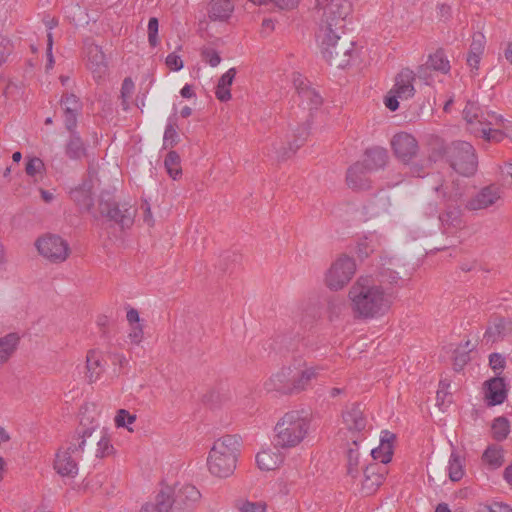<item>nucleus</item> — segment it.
I'll list each match as a JSON object with an SVG mask.
<instances>
[{
	"label": "nucleus",
	"instance_id": "338daca9",
	"mask_svg": "<svg viewBox=\"0 0 512 512\" xmlns=\"http://www.w3.org/2000/svg\"><path fill=\"white\" fill-rule=\"evenodd\" d=\"M236 75V69L230 68L219 79L218 85L230 87Z\"/></svg>",
	"mask_w": 512,
	"mask_h": 512
},
{
	"label": "nucleus",
	"instance_id": "7ed1b4c3",
	"mask_svg": "<svg viewBox=\"0 0 512 512\" xmlns=\"http://www.w3.org/2000/svg\"><path fill=\"white\" fill-rule=\"evenodd\" d=\"M463 117L470 133L488 142H501L505 139L503 118L492 111L483 110L477 103L468 101L463 109Z\"/></svg>",
	"mask_w": 512,
	"mask_h": 512
},
{
	"label": "nucleus",
	"instance_id": "3c124183",
	"mask_svg": "<svg viewBox=\"0 0 512 512\" xmlns=\"http://www.w3.org/2000/svg\"><path fill=\"white\" fill-rule=\"evenodd\" d=\"M485 48V36L482 33H475L472 38L469 52L482 56Z\"/></svg>",
	"mask_w": 512,
	"mask_h": 512
},
{
	"label": "nucleus",
	"instance_id": "2eb2a0df",
	"mask_svg": "<svg viewBox=\"0 0 512 512\" xmlns=\"http://www.w3.org/2000/svg\"><path fill=\"white\" fill-rule=\"evenodd\" d=\"M310 133V123H304L295 130L292 139H287L286 143L276 142L273 149L279 161H285L291 158L296 151L304 144Z\"/></svg>",
	"mask_w": 512,
	"mask_h": 512
},
{
	"label": "nucleus",
	"instance_id": "c85d7f7f",
	"mask_svg": "<svg viewBox=\"0 0 512 512\" xmlns=\"http://www.w3.org/2000/svg\"><path fill=\"white\" fill-rule=\"evenodd\" d=\"M387 159V151L383 148L375 147L366 150L363 160L358 162L373 172L384 167Z\"/></svg>",
	"mask_w": 512,
	"mask_h": 512
},
{
	"label": "nucleus",
	"instance_id": "20e7f679",
	"mask_svg": "<svg viewBox=\"0 0 512 512\" xmlns=\"http://www.w3.org/2000/svg\"><path fill=\"white\" fill-rule=\"evenodd\" d=\"M310 418L303 410H292L285 413L275 426V447L293 448L298 446L307 436L310 429Z\"/></svg>",
	"mask_w": 512,
	"mask_h": 512
},
{
	"label": "nucleus",
	"instance_id": "412c9836",
	"mask_svg": "<svg viewBox=\"0 0 512 512\" xmlns=\"http://www.w3.org/2000/svg\"><path fill=\"white\" fill-rule=\"evenodd\" d=\"M85 52L88 68L92 71L95 78L101 79L108 70L104 52L100 46L88 41L85 43Z\"/></svg>",
	"mask_w": 512,
	"mask_h": 512
},
{
	"label": "nucleus",
	"instance_id": "cd10ccee",
	"mask_svg": "<svg viewBox=\"0 0 512 512\" xmlns=\"http://www.w3.org/2000/svg\"><path fill=\"white\" fill-rule=\"evenodd\" d=\"M343 422L352 434L360 433L366 427V419L359 405H352L343 413Z\"/></svg>",
	"mask_w": 512,
	"mask_h": 512
},
{
	"label": "nucleus",
	"instance_id": "052dcab7",
	"mask_svg": "<svg viewBox=\"0 0 512 512\" xmlns=\"http://www.w3.org/2000/svg\"><path fill=\"white\" fill-rule=\"evenodd\" d=\"M166 65L173 71H179L183 68V61L180 56L171 53L166 57Z\"/></svg>",
	"mask_w": 512,
	"mask_h": 512
},
{
	"label": "nucleus",
	"instance_id": "de8ad7c7",
	"mask_svg": "<svg viewBox=\"0 0 512 512\" xmlns=\"http://www.w3.org/2000/svg\"><path fill=\"white\" fill-rule=\"evenodd\" d=\"M201 57L211 67H216L221 62L219 53L211 47H203L201 49Z\"/></svg>",
	"mask_w": 512,
	"mask_h": 512
},
{
	"label": "nucleus",
	"instance_id": "4d7b16f0",
	"mask_svg": "<svg viewBox=\"0 0 512 512\" xmlns=\"http://www.w3.org/2000/svg\"><path fill=\"white\" fill-rule=\"evenodd\" d=\"M254 3L258 4H267V3H274L277 7L281 9H291L294 8L299 0H251Z\"/></svg>",
	"mask_w": 512,
	"mask_h": 512
},
{
	"label": "nucleus",
	"instance_id": "680f3d73",
	"mask_svg": "<svg viewBox=\"0 0 512 512\" xmlns=\"http://www.w3.org/2000/svg\"><path fill=\"white\" fill-rule=\"evenodd\" d=\"M141 209L143 210V221L148 227H153L155 224V220L153 218L150 204L145 200L142 205Z\"/></svg>",
	"mask_w": 512,
	"mask_h": 512
},
{
	"label": "nucleus",
	"instance_id": "c03bdc74",
	"mask_svg": "<svg viewBox=\"0 0 512 512\" xmlns=\"http://www.w3.org/2000/svg\"><path fill=\"white\" fill-rule=\"evenodd\" d=\"M178 126L175 120H169L163 136V147L169 148L174 147L179 141V135L177 133Z\"/></svg>",
	"mask_w": 512,
	"mask_h": 512
},
{
	"label": "nucleus",
	"instance_id": "49530a36",
	"mask_svg": "<svg viewBox=\"0 0 512 512\" xmlns=\"http://www.w3.org/2000/svg\"><path fill=\"white\" fill-rule=\"evenodd\" d=\"M134 91V82L131 78H125L121 87V105L124 110L129 108V99L131 98Z\"/></svg>",
	"mask_w": 512,
	"mask_h": 512
},
{
	"label": "nucleus",
	"instance_id": "58836bf2",
	"mask_svg": "<svg viewBox=\"0 0 512 512\" xmlns=\"http://www.w3.org/2000/svg\"><path fill=\"white\" fill-rule=\"evenodd\" d=\"M358 440V437L354 438L347 451V474L352 478L357 477L359 474L360 452L358 449Z\"/></svg>",
	"mask_w": 512,
	"mask_h": 512
},
{
	"label": "nucleus",
	"instance_id": "393cba45",
	"mask_svg": "<svg viewBox=\"0 0 512 512\" xmlns=\"http://www.w3.org/2000/svg\"><path fill=\"white\" fill-rule=\"evenodd\" d=\"M173 488L165 486L156 494L153 502L146 503L140 512H173Z\"/></svg>",
	"mask_w": 512,
	"mask_h": 512
},
{
	"label": "nucleus",
	"instance_id": "e2e57ef3",
	"mask_svg": "<svg viewBox=\"0 0 512 512\" xmlns=\"http://www.w3.org/2000/svg\"><path fill=\"white\" fill-rule=\"evenodd\" d=\"M489 364L493 370H501L505 366V359L501 354L493 353L489 356Z\"/></svg>",
	"mask_w": 512,
	"mask_h": 512
},
{
	"label": "nucleus",
	"instance_id": "2f4dec72",
	"mask_svg": "<svg viewBox=\"0 0 512 512\" xmlns=\"http://www.w3.org/2000/svg\"><path fill=\"white\" fill-rule=\"evenodd\" d=\"M65 155L71 160H81L87 156V147L79 133H72L64 146Z\"/></svg>",
	"mask_w": 512,
	"mask_h": 512
},
{
	"label": "nucleus",
	"instance_id": "f8f14e48",
	"mask_svg": "<svg viewBox=\"0 0 512 512\" xmlns=\"http://www.w3.org/2000/svg\"><path fill=\"white\" fill-rule=\"evenodd\" d=\"M292 82L296 90L299 106L309 111V118L305 123H310L312 112L317 110L323 103V98L319 92L311 86V83L298 72L292 74Z\"/></svg>",
	"mask_w": 512,
	"mask_h": 512
},
{
	"label": "nucleus",
	"instance_id": "ea45409f",
	"mask_svg": "<svg viewBox=\"0 0 512 512\" xmlns=\"http://www.w3.org/2000/svg\"><path fill=\"white\" fill-rule=\"evenodd\" d=\"M19 342V336L15 333L0 338V364L6 362L15 352Z\"/></svg>",
	"mask_w": 512,
	"mask_h": 512
},
{
	"label": "nucleus",
	"instance_id": "bb28decb",
	"mask_svg": "<svg viewBox=\"0 0 512 512\" xmlns=\"http://www.w3.org/2000/svg\"><path fill=\"white\" fill-rule=\"evenodd\" d=\"M395 439V435L388 431L384 432L381 437L380 445L373 448L370 452L373 460L379 461V464L386 466L392 459L393 445L392 442Z\"/></svg>",
	"mask_w": 512,
	"mask_h": 512
},
{
	"label": "nucleus",
	"instance_id": "0e129e2a",
	"mask_svg": "<svg viewBox=\"0 0 512 512\" xmlns=\"http://www.w3.org/2000/svg\"><path fill=\"white\" fill-rule=\"evenodd\" d=\"M215 95L221 102H227L231 99L230 87L218 85L216 87Z\"/></svg>",
	"mask_w": 512,
	"mask_h": 512
},
{
	"label": "nucleus",
	"instance_id": "6e6d98bb",
	"mask_svg": "<svg viewBox=\"0 0 512 512\" xmlns=\"http://www.w3.org/2000/svg\"><path fill=\"white\" fill-rule=\"evenodd\" d=\"M389 206L390 199L387 196L378 197L371 203V208L375 210V215L387 212Z\"/></svg>",
	"mask_w": 512,
	"mask_h": 512
},
{
	"label": "nucleus",
	"instance_id": "c756f323",
	"mask_svg": "<svg viewBox=\"0 0 512 512\" xmlns=\"http://www.w3.org/2000/svg\"><path fill=\"white\" fill-rule=\"evenodd\" d=\"M398 266L399 265L397 261H395L393 258H381L379 272L375 278L381 285H383V283H397L400 277L398 271L395 268Z\"/></svg>",
	"mask_w": 512,
	"mask_h": 512
},
{
	"label": "nucleus",
	"instance_id": "dca6fc26",
	"mask_svg": "<svg viewBox=\"0 0 512 512\" xmlns=\"http://www.w3.org/2000/svg\"><path fill=\"white\" fill-rule=\"evenodd\" d=\"M293 393L306 390L319 373L324 370L322 366H307L305 361L295 360L293 365Z\"/></svg>",
	"mask_w": 512,
	"mask_h": 512
},
{
	"label": "nucleus",
	"instance_id": "7c9ffc66",
	"mask_svg": "<svg viewBox=\"0 0 512 512\" xmlns=\"http://www.w3.org/2000/svg\"><path fill=\"white\" fill-rule=\"evenodd\" d=\"M487 391L485 397L490 406L502 404L506 399L505 383L502 378H493L486 382Z\"/></svg>",
	"mask_w": 512,
	"mask_h": 512
},
{
	"label": "nucleus",
	"instance_id": "f3484780",
	"mask_svg": "<svg viewBox=\"0 0 512 512\" xmlns=\"http://www.w3.org/2000/svg\"><path fill=\"white\" fill-rule=\"evenodd\" d=\"M503 190L497 184H490L483 187L472 199H470L466 208L471 211L487 209L501 200Z\"/></svg>",
	"mask_w": 512,
	"mask_h": 512
},
{
	"label": "nucleus",
	"instance_id": "473e14b6",
	"mask_svg": "<svg viewBox=\"0 0 512 512\" xmlns=\"http://www.w3.org/2000/svg\"><path fill=\"white\" fill-rule=\"evenodd\" d=\"M283 457L278 451L265 449L257 453L256 463L260 470L271 471L280 466Z\"/></svg>",
	"mask_w": 512,
	"mask_h": 512
},
{
	"label": "nucleus",
	"instance_id": "4c0bfd02",
	"mask_svg": "<svg viewBox=\"0 0 512 512\" xmlns=\"http://www.w3.org/2000/svg\"><path fill=\"white\" fill-rule=\"evenodd\" d=\"M482 460L491 470L500 468L504 464L503 448L496 444L488 446L482 455Z\"/></svg>",
	"mask_w": 512,
	"mask_h": 512
},
{
	"label": "nucleus",
	"instance_id": "13d9d810",
	"mask_svg": "<svg viewBox=\"0 0 512 512\" xmlns=\"http://www.w3.org/2000/svg\"><path fill=\"white\" fill-rule=\"evenodd\" d=\"M11 52L12 45L10 40L0 35V66L6 62Z\"/></svg>",
	"mask_w": 512,
	"mask_h": 512
},
{
	"label": "nucleus",
	"instance_id": "4468645a",
	"mask_svg": "<svg viewBox=\"0 0 512 512\" xmlns=\"http://www.w3.org/2000/svg\"><path fill=\"white\" fill-rule=\"evenodd\" d=\"M81 456L78 450L73 449V444L69 440L57 451L54 469L62 477L74 478L78 474V460Z\"/></svg>",
	"mask_w": 512,
	"mask_h": 512
},
{
	"label": "nucleus",
	"instance_id": "6ab92c4d",
	"mask_svg": "<svg viewBox=\"0 0 512 512\" xmlns=\"http://www.w3.org/2000/svg\"><path fill=\"white\" fill-rule=\"evenodd\" d=\"M293 385V367L290 365L282 367L279 371L271 375L264 382V389L267 392L275 391L281 394H294Z\"/></svg>",
	"mask_w": 512,
	"mask_h": 512
},
{
	"label": "nucleus",
	"instance_id": "79ce46f5",
	"mask_svg": "<svg viewBox=\"0 0 512 512\" xmlns=\"http://www.w3.org/2000/svg\"><path fill=\"white\" fill-rule=\"evenodd\" d=\"M463 475L464 470L461 457L453 451L449 460V478L451 481L457 482L463 477Z\"/></svg>",
	"mask_w": 512,
	"mask_h": 512
},
{
	"label": "nucleus",
	"instance_id": "603ef678",
	"mask_svg": "<svg viewBox=\"0 0 512 512\" xmlns=\"http://www.w3.org/2000/svg\"><path fill=\"white\" fill-rule=\"evenodd\" d=\"M158 28L159 22L156 17H152L148 22V41L152 47L158 44Z\"/></svg>",
	"mask_w": 512,
	"mask_h": 512
},
{
	"label": "nucleus",
	"instance_id": "8fccbe9b",
	"mask_svg": "<svg viewBox=\"0 0 512 512\" xmlns=\"http://www.w3.org/2000/svg\"><path fill=\"white\" fill-rule=\"evenodd\" d=\"M136 421V415L130 414L125 409L118 410L115 416V424L117 427H127L128 424H132Z\"/></svg>",
	"mask_w": 512,
	"mask_h": 512
},
{
	"label": "nucleus",
	"instance_id": "6e6552de",
	"mask_svg": "<svg viewBox=\"0 0 512 512\" xmlns=\"http://www.w3.org/2000/svg\"><path fill=\"white\" fill-rule=\"evenodd\" d=\"M98 209L101 216L115 222L122 229L130 228L136 216V209L133 206L127 203L121 205L116 203L108 191L101 193Z\"/></svg>",
	"mask_w": 512,
	"mask_h": 512
},
{
	"label": "nucleus",
	"instance_id": "39448f33",
	"mask_svg": "<svg viewBox=\"0 0 512 512\" xmlns=\"http://www.w3.org/2000/svg\"><path fill=\"white\" fill-rule=\"evenodd\" d=\"M343 29L320 30L321 52L326 61L337 68H345L352 58L354 43L342 36Z\"/></svg>",
	"mask_w": 512,
	"mask_h": 512
},
{
	"label": "nucleus",
	"instance_id": "0eeeda50",
	"mask_svg": "<svg viewBox=\"0 0 512 512\" xmlns=\"http://www.w3.org/2000/svg\"><path fill=\"white\" fill-rule=\"evenodd\" d=\"M445 155L451 168L458 174L471 177L478 168V159L474 147L466 141H454L445 149Z\"/></svg>",
	"mask_w": 512,
	"mask_h": 512
},
{
	"label": "nucleus",
	"instance_id": "f257e3e1",
	"mask_svg": "<svg viewBox=\"0 0 512 512\" xmlns=\"http://www.w3.org/2000/svg\"><path fill=\"white\" fill-rule=\"evenodd\" d=\"M355 319L372 320L386 315L392 307L393 295L372 275L360 276L348 292Z\"/></svg>",
	"mask_w": 512,
	"mask_h": 512
},
{
	"label": "nucleus",
	"instance_id": "a878e982",
	"mask_svg": "<svg viewBox=\"0 0 512 512\" xmlns=\"http://www.w3.org/2000/svg\"><path fill=\"white\" fill-rule=\"evenodd\" d=\"M92 187V180L86 179L81 185L70 191L71 199L82 210L90 211L93 207Z\"/></svg>",
	"mask_w": 512,
	"mask_h": 512
},
{
	"label": "nucleus",
	"instance_id": "9b49d317",
	"mask_svg": "<svg viewBox=\"0 0 512 512\" xmlns=\"http://www.w3.org/2000/svg\"><path fill=\"white\" fill-rule=\"evenodd\" d=\"M35 245L39 254L54 264L65 262L71 253L68 242L55 234H47L39 238Z\"/></svg>",
	"mask_w": 512,
	"mask_h": 512
},
{
	"label": "nucleus",
	"instance_id": "f03ea898",
	"mask_svg": "<svg viewBox=\"0 0 512 512\" xmlns=\"http://www.w3.org/2000/svg\"><path fill=\"white\" fill-rule=\"evenodd\" d=\"M241 448V438L238 435H224L214 441L208 457L209 472L220 478L233 474Z\"/></svg>",
	"mask_w": 512,
	"mask_h": 512
},
{
	"label": "nucleus",
	"instance_id": "9d476101",
	"mask_svg": "<svg viewBox=\"0 0 512 512\" xmlns=\"http://www.w3.org/2000/svg\"><path fill=\"white\" fill-rule=\"evenodd\" d=\"M356 273V263L352 257L341 255L325 274V284L333 291L344 288Z\"/></svg>",
	"mask_w": 512,
	"mask_h": 512
},
{
	"label": "nucleus",
	"instance_id": "69168bd1",
	"mask_svg": "<svg viewBox=\"0 0 512 512\" xmlns=\"http://www.w3.org/2000/svg\"><path fill=\"white\" fill-rule=\"evenodd\" d=\"M131 342L139 344L143 338V328L140 324L134 325L128 335Z\"/></svg>",
	"mask_w": 512,
	"mask_h": 512
},
{
	"label": "nucleus",
	"instance_id": "423d86ee",
	"mask_svg": "<svg viewBox=\"0 0 512 512\" xmlns=\"http://www.w3.org/2000/svg\"><path fill=\"white\" fill-rule=\"evenodd\" d=\"M70 441L73 444V449L78 450L81 455L86 454L96 458L109 456L114 449L106 432L98 425L73 435Z\"/></svg>",
	"mask_w": 512,
	"mask_h": 512
},
{
	"label": "nucleus",
	"instance_id": "c9c22d12",
	"mask_svg": "<svg viewBox=\"0 0 512 512\" xmlns=\"http://www.w3.org/2000/svg\"><path fill=\"white\" fill-rule=\"evenodd\" d=\"M86 369V377L88 378L89 383H93L100 378L104 369L101 363L100 354L96 350H90L87 353Z\"/></svg>",
	"mask_w": 512,
	"mask_h": 512
},
{
	"label": "nucleus",
	"instance_id": "864d4df0",
	"mask_svg": "<svg viewBox=\"0 0 512 512\" xmlns=\"http://www.w3.org/2000/svg\"><path fill=\"white\" fill-rule=\"evenodd\" d=\"M44 169L43 161L38 157L30 158L25 167L26 174L29 176H35Z\"/></svg>",
	"mask_w": 512,
	"mask_h": 512
},
{
	"label": "nucleus",
	"instance_id": "72a5a7b5",
	"mask_svg": "<svg viewBox=\"0 0 512 512\" xmlns=\"http://www.w3.org/2000/svg\"><path fill=\"white\" fill-rule=\"evenodd\" d=\"M439 219L446 233H452L453 230L464 227L461 210L456 207L448 208L439 216Z\"/></svg>",
	"mask_w": 512,
	"mask_h": 512
},
{
	"label": "nucleus",
	"instance_id": "f704fd0d",
	"mask_svg": "<svg viewBox=\"0 0 512 512\" xmlns=\"http://www.w3.org/2000/svg\"><path fill=\"white\" fill-rule=\"evenodd\" d=\"M426 69H432L442 73L449 72L450 64L442 50H437L435 53L431 54L425 65L419 68L418 74L424 76Z\"/></svg>",
	"mask_w": 512,
	"mask_h": 512
},
{
	"label": "nucleus",
	"instance_id": "37998d69",
	"mask_svg": "<svg viewBox=\"0 0 512 512\" xmlns=\"http://www.w3.org/2000/svg\"><path fill=\"white\" fill-rule=\"evenodd\" d=\"M510 431L509 421L504 417H498L493 421L492 434L493 438L497 441H502L507 438Z\"/></svg>",
	"mask_w": 512,
	"mask_h": 512
},
{
	"label": "nucleus",
	"instance_id": "5701e85b",
	"mask_svg": "<svg viewBox=\"0 0 512 512\" xmlns=\"http://www.w3.org/2000/svg\"><path fill=\"white\" fill-rule=\"evenodd\" d=\"M512 335V321L507 318L496 317L488 325L483 341L495 343Z\"/></svg>",
	"mask_w": 512,
	"mask_h": 512
},
{
	"label": "nucleus",
	"instance_id": "09e8293b",
	"mask_svg": "<svg viewBox=\"0 0 512 512\" xmlns=\"http://www.w3.org/2000/svg\"><path fill=\"white\" fill-rule=\"evenodd\" d=\"M61 103L64 105V112H80L81 110V103L74 94L64 95Z\"/></svg>",
	"mask_w": 512,
	"mask_h": 512
},
{
	"label": "nucleus",
	"instance_id": "a211bd4d",
	"mask_svg": "<svg viewBox=\"0 0 512 512\" xmlns=\"http://www.w3.org/2000/svg\"><path fill=\"white\" fill-rule=\"evenodd\" d=\"M391 144L396 157L403 163L411 162V160L416 157L419 150L417 140L406 132L396 134Z\"/></svg>",
	"mask_w": 512,
	"mask_h": 512
},
{
	"label": "nucleus",
	"instance_id": "b1692460",
	"mask_svg": "<svg viewBox=\"0 0 512 512\" xmlns=\"http://www.w3.org/2000/svg\"><path fill=\"white\" fill-rule=\"evenodd\" d=\"M371 171L366 169L359 162L351 165L346 173V183L353 190H367L371 187L369 174Z\"/></svg>",
	"mask_w": 512,
	"mask_h": 512
},
{
	"label": "nucleus",
	"instance_id": "a18cd8bd",
	"mask_svg": "<svg viewBox=\"0 0 512 512\" xmlns=\"http://www.w3.org/2000/svg\"><path fill=\"white\" fill-rule=\"evenodd\" d=\"M235 507L239 512H266V505L262 502L239 499L235 502Z\"/></svg>",
	"mask_w": 512,
	"mask_h": 512
},
{
	"label": "nucleus",
	"instance_id": "a19ab883",
	"mask_svg": "<svg viewBox=\"0 0 512 512\" xmlns=\"http://www.w3.org/2000/svg\"><path fill=\"white\" fill-rule=\"evenodd\" d=\"M180 162V156L176 151H170L165 157L164 166L169 176L174 180L182 175Z\"/></svg>",
	"mask_w": 512,
	"mask_h": 512
},
{
	"label": "nucleus",
	"instance_id": "aec40b11",
	"mask_svg": "<svg viewBox=\"0 0 512 512\" xmlns=\"http://www.w3.org/2000/svg\"><path fill=\"white\" fill-rule=\"evenodd\" d=\"M200 496V492L193 485L173 488V512H191Z\"/></svg>",
	"mask_w": 512,
	"mask_h": 512
},
{
	"label": "nucleus",
	"instance_id": "5fc2aeb1",
	"mask_svg": "<svg viewBox=\"0 0 512 512\" xmlns=\"http://www.w3.org/2000/svg\"><path fill=\"white\" fill-rule=\"evenodd\" d=\"M477 512H512V508L504 503L495 502L491 505L480 504Z\"/></svg>",
	"mask_w": 512,
	"mask_h": 512
},
{
	"label": "nucleus",
	"instance_id": "e433bc0d",
	"mask_svg": "<svg viewBox=\"0 0 512 512\" xmlns=\"http://www.w3.org/2000/svg\"><path fill=\"white\" fill-rule=\"evenodd\" d=\"M233 10L232 0H211L209 17L213 20L224 21L230 17Z\"/></svg>",
	"mask_w": 512,
	"mask_h": 512
},
{
	"label": "nucleus",
	"instance_id": "ddd939ff",
	"mask_svg": "<svg viewBox=\"0 0 512 512\" xmlns=\"http://www.w3.org/2000/svg\"><path fill=\"white\" fill-rule=\"evenodd\" d=\"M414 79V72L408 68L401 70V72L397 74L394 87L389 91L384 101L385 106L389 110L396 111L398 109V99L407 100L414 95Z\"/></svg>",
	"mask_w": 512,
	"mask_h": 512
},
{
	"label": "nucleus",
	"instance_id": "bf43d9fd",
	"mask_svg": "<svg viewBox=\"0 0 512 512\" xmlns=\"http://www.w3.org/2000/svg\"><path fill=\"white\" fill-rule=\"evenodd\" d=\"M65 114V127L72 133H78L75 129L77 126V116L79 112H64Z\"/></svg>",
	"mask_w": 512,
	"mask_h": 512
},
{
	"label": "nucleus",
	"instance_id": "4be33fe9",
	"mask_svg": "<svg viewBox=\"0 0 512 512\" xmlns=\"http://www.w3.org/2000/svg\"><path fill=\"white\" fill-rule=\"evenodd\" d=\"M388 473L387 467L373 462L364 469V480L362 482V492L366 495L374 493L382 484L385 475Z\"/></svg>",
	"mask_w": 512,
	"mask_h": 512
},
{
	"label": "nucleus",
	"instance_id": "1a4fd4ad",
	"mask_svg": "<svg viewBox=\"0 0 512 512\" xmlns=\"http://www.w3.org/2000/svg\"><path fill=\"white\" fill-rule=\"evenodd\" d=\"M317 8L322 11L320 30L327 28L342 30L346 17L352 10L348 0H316Z\"/></svg>",
	"mask_w": 512,
	"mask_h": 512
},
{
	"label": "nucleus",
	"instance_id": "774afa93",
	"mask_svg": "<svg viewBox=\"0 0 512 512\" xmlns=\"http://www.w3.org/2000/svg\"><path fill=\"white\" fill-rule=\"evenodd\" d=\"M454 190L451 191L448 195L450 199L458 200L460 199L464 194V189L460 187L458 181H453Z\"/></svg>",
	"mask_w": 512,
	"mask_h": 512
}]
</instances>
